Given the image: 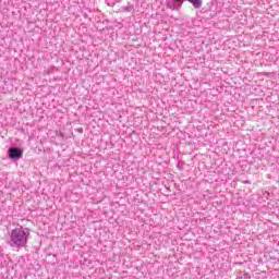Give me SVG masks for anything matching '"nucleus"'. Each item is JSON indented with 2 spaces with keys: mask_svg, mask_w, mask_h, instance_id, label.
I'll return each mask as SVG.
<instances>
[{
  "mask_svg": "<svg viewBox=\"0 0 279 279\" xmlns=\"http://www.w3.org/2000/svg\"><path fill=\"white\" fill-rule=\"evenodd\" d=\"M29 239V232L23 230V227L13 229L11 232V247H25Z\"/></svg>",
  "mask_w": 279,
  "mask_h": 279,
  "instance_id": "f257e3e1",
  "label": "nucleus"
},
{
  "mask_svg": "<svg viewBox=\"0 0 279 279\" xmlns=\"http://www.w3.org/2000/svg\"><path fill=\"white\" fill-rule=\"evenodd\" d=\"M9 158H11V160H19V158H23V149L17 147L10 148Z\"/></svg>",
  "mask_w": 279,
  "mask_h": 279,
  "instance_id": "f03ea898",
  "label": "nucleus"
},
{
  "mask_svg": "<svg viewBox=\"0 0 279 279\" xmlns=\"http://www.w3.org/2000/svg\"><path fill=\"white\" fill-rule=\"evenodd\" d=\"M194 8H202V0H187Z\"/></svg>",
  "mask_w": 279,
  "mask_h": 279,
  "instance_id": "7ed1b4c3",
  "label": "nucleus"
}]
</instances>
